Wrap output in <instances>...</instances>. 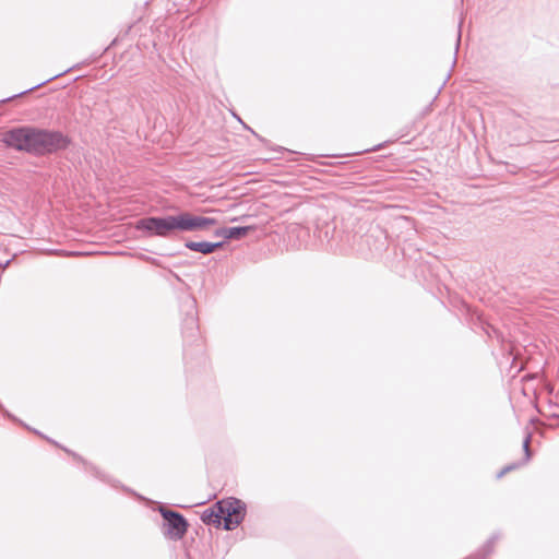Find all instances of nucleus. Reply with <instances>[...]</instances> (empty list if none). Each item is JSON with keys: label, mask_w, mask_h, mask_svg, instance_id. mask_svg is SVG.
<instances>
[{"label": "nucleus", "mask_w": 559, "mask_h": 559, "mask_svg": "<svg viewBox=\"0 0 559 559\" xmlns=\"http://www.w3.org/2000/svg\"><path fill=\"white\" fill-rule=\"evenodd\" d=\"M3 143L16 151L43 155L66 148L69 139L59 131H49L34 127H17L2 134Z\"/></svg>", "instance_id": "1"}, {"label": "nucleus", "mask_w": 559, "mask_h": 559, "mask_svg": "<svg viewBox=\"0 0 559 559\" xmlns=\"http://www.w3.org/2000/svg\"><path fill=\"white\" fill-rule=\"evenodd\" d=\"M212 217L197 216L189 212L164 217H146L136 222V229L145 231L148 236L170 237L176 231L203 230L216 225Z\"/></svg>", "instance_id": "2"}, {"label": "nucleus", "mask_w": 559, "mask_h": 559, "mask_svg": "<svg viewBox=\"0 0 559 559\" xmlns=\"http://www.w3.org/2000/svg\"><path fill=\"white\" fill-rule=\"evenodd\" d=\"M216 508L218 509V513L222 514L224 528L228 531L235 530L246 515L245 503L236 498L218 501L216 502Z\"/></svg>", "instance_id": "3"}, {"label": "nucleus", "mask_w": 559, "mask_h": 559, "mask_svg": "<svg viewBox=\"0 0 559 559\" xmlns=\"http://www.w3.org/2000/svg\"><path fill=\"white\" fill-rule=\"evenodd\" d=\"M160 514L165 520V534L171 539H181L188 530L186 519L178 512L162 508Z\"/></svg>", "instance_id": "4"}, {"label": "nucleus", "mask_w": 559, "mask_h": 559, "mask_svg": "<svg viewBox=\"0 0 559 559\" xmlns=\"http://www.w3.org/2000/svg\"><path fill=\"white\" fill-rule=\"evenodd\" d=\"M252 229L253 227L251 226L221 228L215 231V235L224 237L225 239H239L248 235Z\"/></svg>", "instance_id": "5"}, {"label": "nucleus", "mask_w": 559, "mask_h": 559, "mask_svg": "<svg viewBox=\"0 0 559 559\" xmlns=\"http://www.w3.org/2000/svg\"><path fill=\"white\" fill-rule=\"evenodd\" d=\"M223 242H209V241H188L186 242V248L201 252L204 254H209L214 252L217 248H221Z\"/></svg>", "instance_id": "6"}, {"label": "nucleus", "mask_w": 559, "mask_h": 559, "mask_svg": "<svg viewBox=\"0 0 559 559\" xmlns=\"http://www.w3.org/2000/svg\"><path fill=\"white\" fill-rule=\"evenodd\" d=\"M201 520L205 524L219 525L223 519L215 504L213 508L206 509L202 512Z\"/></svg>", "instance_id": "7"}, {"label": "nucleus", "mask_w": 559, "mask_h": 559, "mask_svg": "<svg viewBox=\"0 0 559 559\" xmlns=\"http://www.w3.org/2000/svg\"><path fill=\"white\" fill-rule=\"evenodd\" d=\"M530 442H531V435H527L523 441V448L525 451V462L528 461L531 453H530Z\"/></svg>", "instance_id": "8"}, {"label": "nucleus", "mask_w": 559, "mask_h": 559, "mask_svg": "<svg viewBox=\"0 0 559 559\" xmlns=\"http://www.w3.org/2000/svg\"><path fill=\"white\" fill-rule=\"evenodd\" d=\"M59 75H60V74H56V75L51 76L50 79H48V80H46V81H44V82H41V83H38L37 85H35V86H33V87H31V88H28V90H26V91H24V92H21L19 95H23V94H25V93H27V92H31V91H33V90H35V88H37V87H39V86L44 85L46 82H49L50 80L58 78Z\"/></svg>", "instance_id": "9"}, {"label": "nucleus", "mask_w": 559, "mask_h": 559, "mask_svg": "<svg viewBox=\"0 0 559 559\" xmlns=\"http://www.w3.org/2000/svg\"><path fill=\"white\" fill-rule=\"evenodd\" d=\"M514 468H516V465H515V464L508 465V466H506L504 468H502V469L498 473L497 477H498V478H501L504 474H507L508 472H510V471H512V469H514Z\"/></svg>", "instance_id": "10"}]
</instances>
